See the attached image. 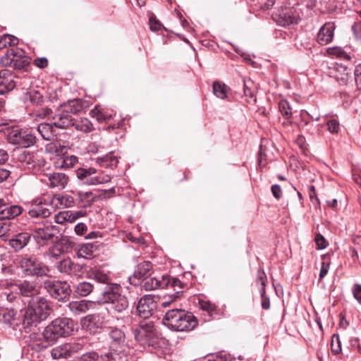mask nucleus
I'll use <instances>...</instances> for the list:
<instances>
[{"label":"nucleus","mask_w":361,"mask_h":361,"mask_svg":"<svg viewBox=\"0 0 361 361\" xmlns=\"http://www.w3.org/2000/svg\"><path fill=\"white\" fill-rule=\"evenodd\" d=\"M328 130L331 133H338L340 130L339 122L335 119L329 120L327 123Z\"/></svg>","instance_id":"53"},{"label":"nucleus","mask_w":361,"mask_h":361,"mask_svg":"<svg viewBox=\"0 0 361 361\" xmlns=\"http://www.w3.org/2000/svg\"><path fill=\"white\" fill-rule=\"evenodd\" d=\"M6 59L9 60V61H6L5 63L6 65H9L18 70H24L30 64V61L27 58L18 56L17 52L13 48L8 50Z\"/></svg>","instance_id":"20"},{"label":"nucleus","mask_w":361,"mask_h":361,"mask_svg":"<svg viewBox=\"0 0 361 361\" xmlns=\"http://www.w3.org/2000/svg\"><path fill=\"white\" fill-rule=\"evenodd\" d=\"M279 108L281 114L285 117L286 119H288L292 116V112L290 110V106L289 103L286 100H282L279 104Z\"/></svg>","instance_id":"46"},{"label":"nucleus","mask_w":361,"mask_h":361,"mask_svg":"<svg viewBox=\"0 0 361 361\" xmlns=\"http://www.w3.org/2000/svg\"><path fill=\"white\" fill-rule=\"evenodd\" d=\"M41 180L51 188L62 190L69 182V177L64 173L53 172L42 176Z\"/></svg>","instance_id":"13"},{"label":"nucleus","mask_w":361,"mask_h":361,"mask_svg":"<svg viewBox=\"0 0 361 361\" xmlns=\"http://www.w3.org/2000/svg\"><path fill=\"white\" fill-rule=\"evenodd\" d=\"M91 113L92 114L93 116H95L99 121H109L111 117L110 115H105L97 108L92 109Z\"/></svg>","instance_id":"55"},{"label":"nucleus","mask_w":361,"mask_h":361,"mask_svg":"<svg viewBox=\"0 0 361 361\" xmlns=\"http://www.w3.org/2000/svg\"><path fill=\"white\" fill-rule=\"evenodd\" d=\"M169 283L170 277L168 275H162L159 277L149 276L143 279L142 286L146 290H152L168 287Z\"/></svg>","instance_id":"17"},{"label":"nucleus","mask_w":361,"mask_h":361,"mask_svg":"<svg viewBox=\"0 0 361 361\" xmlns=\"http://www.w3.org/2000/svg\"><path fill=\"white\" fill-rule=\"evenodd\" d=\"M180 291L177 290V293L176 295H170L166 297H164V299L160 302V305L162 307H169L172 303H173L178 298V294Z\"/></svg>","instance_id":"51"},{"label":"nucleus","mask_w":361,"mask_h":361,"mask_svg":"<svg viewBox=\"0 0 361 361\" xmlns=\"http://www.w3.org/2000/svg\"><path fill=\"white\" fill-rule=\"evenodd\" d=\"M317 249L322 250L326 247L328 243L322 235L318 233L314 238Z\"/></svg>","instance_id":"56"},{"label":"nucleus","mask_w":361,"mask_h":361,"mask_svg":"<svg viewBox=\"0 0 361 361\" xmlns=\"http://www.w3.org/2000/svg\"><path fill=\"white\" fill-rule=\"evenodd\" d=\"M71 216L69 210H64L59 212L54 216V221L56 224H62L64 222H70L71 223Z\"/></svg>","instance_id":"48"},{"label":"nucleus","mask_w":361,"mask_h":361,"mask_svg":"<svg viewBox=\"0 0 361 361\" xmlns=\"http://www.w3.org/2000/svg\"><path fill=\"white\" fill-rule=\"evenodd\" d=\"M20 295L27 299L26 301L33 299V298H42L39 295V287L35 281L25 280L17 285Z\"/></svg>","instance_id":"16"},{"label":"nucleus","mask_w":361,"mask_h":361,"mask_svg":"<svg viewBox=\"0 0 361 361\" xmlns=\"http://www.w3.org/2000/svg\"><path fill=\"white\" fill-rule=\"evenodd\" d=\"M24 100L34 105H41L44 102V97L39 91L30 90L25 94Z\"/></svg>","instance_id":"36"},{"label":"nucleus","mask_w":361,"mask_h":361,"mask_svg":"<svg viewBox=\"0 0 361 361\" xmlns=\"http://www.w3.org/2000/svg\"><path fill=\"white\" fill-rule=\"evenodd\" d=\"M58 231V227L56 226L39 227L35 230L33 238L37 243L44 244L46 242L52 240Z\"/></svg>","instance_id":"19"},{"label":"nucleus","mask_w":361,"mask_h":361,"mask_svg":"<svg viewBox=\"0 0 361 361\" xmlns=\"http://www.w3.org/2000/svg\"><path fill=\"white\" fill-rule=\"evenodd\" d=\"M56 267L61 273L67 274L68 275H77L82 269L81 265L73 262L68 257L59 261L56 264Z\"/></svg>","instance_id":"23"},{"label":"nucleus","mask_w":361,"mask_h":361,"mask_svg":"<svg viewBox=\"0 0 361 361\" xmlns=\"http://www.w3.org/2000/svg\"><path fill=\"white\" fill-rule=\"evenodd\" d=\"M54 127L56 128L54 125V121L51 123H42L38 126L37 131L44 140H50L55 135Z\"/></svg>","instance_id":"33"},{"label":"nucleus","mask_w":361,"mask_h":361,"mask_svg":"<svg viewBox=\"0 0 361 361\" xmlns=\"http://www.w3.org/2000/svg\"><path fill=\"white\" fill-rule=\"evenodd\" d=\"M16 84V81L10 75L8 71L2 70L0 71V95L13 90Z\"/></svg>","instance_id":"25"},{"label":"nucleus","mask_w":361,"mask_h":361,"mask_svg":"<svg viewBox=\"0 0 361 361\" xmlns=\"http://www.w3.org/2000/svg\"><path fill=\"white\" fill-rule=\"evenodd\" d=\"M1 211L2 212L0 215V219L8 221L19 216L23 212V208L20 205L10 204L6 202L4 209Z\"/></svg>","instance_id":"29"},{"label":"nucleus","mask_w":361,"mask_h":361,"mask_svg":"<svg viewBox=\"0 0 361 361\" xmlns=\"http://www.w3.org/2000/svg\"><path fill=\"white\" fill-rule=\"evenodd\" d=\"M82 345L77 343H66L54 348L51 354L54 359H66L78 352Z\"/></svg>","instance_id":"14"},{"label":"nucleus","mask_w":361,"mask_h":361,"mask_svg":"<svg viewBox=\"0 0 361 361\" xmlns=\"http://www.w3.org/2000/svg\"><path fill=\"white\" fill-rule=\"evenodd\" d=\"M74 243L67 238H62L58 240L48 251L50 257H58L61 255L70 252Z\"/></svg>","instance_id":"18"},{"label":"nucleus","mask_w":361,"mask_h":361,"mask_svg":"<svg viewBox=\"0 0 361 361\" xmlns=\"http://www.w3.org/2000/svg\"><path fill=\"white\" fill-rule=\"evenodd\" d=\"M331 351L334 354H338L341 351V343L338 334H334L332 336Z\"/></svg>","instance_id":"50"},{"label":"nucleus","mask_w":361,"mask_h":361,"mask_svg":"<svg viewBox=\"0 0 361 361\" xmlns=\"http://www.w3.org/2000/svg\"><path fill=\"white\" fill-rule=\"evenodd\" d=\"M93 302L90 300H81L71 301L68 303V307L72 314L79 315L84 314L92 308Z\"/></svg>","instance_id":"27"},{"label":"nucleus","mask_w":361,"mask_h":361,"mask_svg":"<svg viewBox=\"0 0 361 361\" xmlns=\"http://www.w3.org/2000/svg\"><path fill=\"white\" fill-rule=\"evenodd\" d=\"M18 39L15 36L6 34L0 38V49L6 47L7 46H14L18 44Z\"/></svg>","instance_id":"42"},{"label":"nucleus","mask_w":361,"mask_h":361,"mask_svg":"<svg viewBox=\"0 0 361 361\" xmlns=\"http://www.w3.org/2000/svg\"><path fill=\"white\" fill-rule=\"evenodd\" d=\"M281 18L285 20L284 25L297 24L300 19L298 13L293 11L291 8L286 9L283 12Z\"/></svg>","instance_id":"38"},{"label":"nucleus","mask_w":361,"mask_h":361,"mask_svg":"<svg viewBox=\"0 0 361 361\" xmlns=\"http://www.w3.org/2000/svg\"><path fill=\"white\" fill-rule=\"evenodd\" d=\"M16 312L13 309H1L0 310V322L6 325H11L12 322L16 319Z\"/></svg>","instance_id":"37"},{"label":"nucleus","mask_w":361,"mask_h":361,"mask_svg":"<svg viewBox=\"0 0 361 361\" xmlns=\"http://www.w3.org/2000/svg\"><path fill=\"white\" fill-rule=\"evenodd\" d=\"M229 360V356H228L226 354H219L216 355H212L209 361H228Z\"/></svg>","instance_id":"64"},{"label":"nucleus","mask_w":361,"mask_h":361,"mask_svg":"<svg viewBox=\"0 0 361 361\" xmlns=\"http://www.w3.org/2000/svg\"><path fill=\"white\" fill-rule=\"evenodd\" d=\"M128 348H114L111 346L110 351L100 356V361H128Z\"/></svg>","instance_id":"22"},{"label":"nucleus","mask_w":361,"mask_h":361,"mask_svg":"<svg viewBox=\"0 0 361 361\" xmlns=\"http://www.w3.org/2000/svg\"><path fill=\"white\" fill-rule=\"evenodd\" d=\"M335 25L334 23L329 22L324 24L319 29L317 41L321 45H325L330 43L334 35Z\"/></svg>","instance_id":"21"},{"label":"nucleus","mask_w":361,"mask_h":361,"mask_svg":"<svg viewBox=\"0 0 361 361\" xmlns=\"http://www.w3.org/2000/svg\"><path fill=\"white\" fill-rule=\"evenodd\" d=\"M88 107L87 102L82 99H73L61 105L52 116L54 125L56 128H70L73 124V115L78 114Z\"/></svg>","instance_id":"3"},{"label":"nucleus","mask_w":361,"mask_h":361,"mask_svg":"<svg viewBox=\"0 0 361 361\" xmlns=\"http://www.w3.org/2000/svg\"><path fill=\"white\" fill-rule=\"evenodd\" d=\"M94 246L91 243L82 245L78 250V256L82 258H89L94 252Z\"/></svg>","instance_id":"40"},{"label":"nucleus","mask_w":361,"mask_h":361,"mask_svg":"<svg viewBox=\"0 0 361 361\" xmlns=\"http://www.w3.org/2000/svg\"><path fill=\"white\" fill-rule=\"evenodd\" d=\"M327 74L341 85H347L351 78L350 70H348L345 66L338 63L329 67Z\"/></svg>","instance_id":"15"},{"label":"nucleus","mask_w":361,"mask_h":361,"mask_svg":"<svg viewBox=\"0 0 361 361\" xmlns=\"http://www.w3.org/2000/svg\"><path fill=\"white\" fill-rule=\"evenodd\" d=\"M100 296L97 300L99 304H111V308L118 312H122L128 307V298L120 293L118 284H111L99 288Z\"/></svg>","instance_id":"5"},{"label":"nucleus","mask_w":361,"mask_h":361,"mask_svg":"<svg viewBox=\"0 0 361 361\" xmlns=\"http://www.w3.org/2000/svg\"><path fill=\"white\" fill-rule=\"evenodd\" d=\"M73 126L77 130L82 131L83 133H90L93 129V126L91 121L86 118H81L75 120L73 118V124L71 127Z\"/></svg>","instance_id":"34"},{"label":"nucleus","mask_w":361,"mask_h":361,"mask_svg":"<svg viewBox=\"0 0 361 361\" xmlns=\"http://www.w3.org/2000/svg\"><path fill=\"white\" fill-rule=\"evenodd\" d=\"M31 239V234L27 232H22L16 234L9 240V245L15 250L19 252L25 247Z\"/></svg>","instance_id":"26"},{"label":"nucleus","mask_w":361,"mask_h":361,"mask_svg":"<svg viewBox=\"0 0 361 361\" xmlns=\"http://www.w3.org/2000/svg\"><path fill=\"white\" fill-rule=\"evenodd\" d=\"M109 329V336L112 341V346H118L120 348L127 347L126 343V335L124 332L118 328H112L111 326V328Z\"/></svg>","instance_id":"28"},{"label":"nucleus","mask_w":361,"mask_h":361,"mask_svg":"<svg viewBox=\"0 0 361 361\" xmlns=\"http://www.w3.org/2000/svg\"><path fill=\"white\" fill-rule=\"evenodd\" d=\"M7 139L13 145H18L22 147H29L36 142V136L29 129L18 127L9 130Z\"/></svg>","instance_id":"8"},{"label":"nucleus","mask_w":361,"mask_h":361,"mask_svg":"<svg viewBox=\"0 0 361 361\" xmlns=\"http://www.w3.org/2000/svg\"><path fill=\"white\" fill-rule=\"evenodd\" d=\"M354 75L357 87L361 89V64L356 66Z\"/></svg>","instance_id":"60"},{"label":"nucleus","mask_w":361,"mask_h":361,"mask_svg":"<svg viewBox=\"0 0 361 361\" xmlns=\"http://www.w3.org/2000/svg\"><path fill=\"white\" fill-rule=\"evenodd\" d=\"M74 322L69 318H57L52 321L40 334H32L30 338L42 348L53 344L59 337H66L74 331Z\"/></svg>","instance_id":"1"},{"label":"nucleus","mask_w":361,"mask_h":361,"mask_svg":"<svg viewBox=\"0 0 361 361\" xmlns=\"http://www.w3.org/2000/svg\"><path fill=\"white\" fill-rule=\"evenodd\" d=\"M152 264L150 262L145 261L137 264L134 274L132 276L129 277V282L132 285H137L135 280H139L141 279H145V277H148L149 275V272L152 269Z\"/></svg>","instance_id":"24"},{"label":"nucleus","mask_w":361,"mask_h":361,"mask_svg":"<svg viewBox=\"0 0 361 361\" xmlns=\"http://www.w3.org/2000/svg\"><path fill=\"white\" fill-rule=\"evenodd\" d=\"M18 266L27 276H44L49 269L32 255H22L18 257Z\"/></svg>","instance_id":"6"},{"label":"nucleus","mask_w":361,"mask_h":361,"mask_svg":"<svg viewBox=\"0 0 361 361\" xmlns=\"http://www.w3.org/2000/svg\"><path fill=\"white\" fill-rule=\"evenodd\" d=\"M114 319L113 317H106L102 313L88 314L80 319V324L83 329L92 331L97 329L111 328V321Z\"/></svg>","instance_id":"9"},{"label":"nucleus","mask_w":361,"mask_h":361,"mask_svg":"<svg viewBox=\"0 0 361 361\" xmlns=\"http://www.w3.org/2000/svg\"><path fill=\"white\" fill-rule=\"evenodd\" d=\"M354 298L358 301L361 302V285L355 284L352 288Z\"/></svg>","instance_id":"61"},{"label":"nucleus","mask_w":361,"mask_h":361,"mask_svg":"<svg viewBox=\"0 0 361 361\" xmlns=\"http://www.w3.org/2000/svg\"><path fill=\"white\" fill-rule=\"evenodd\" d=\"M80 361H100V357L95 352H90L81 356Z\"/></svg>","instance_id":"54"},{"label":"nucleus","mask_w":361,"mask_h":361,"mask_svg":"<svg viewBox=\"0 0 361 361\" xmlns=\"http://www.w3.org/2000/svg\"><path fill=\"white\" fill-rule=\"evenodd\" d=\"M34 64L40 68H44L48 66V60L45 57L37 58L34 60Z\"/></svg>","instance_id":"63"},{"label":"nucleus","mask_w":361,"mask_h":361,"mask_svg":"<svg viewBox=\"0 0 361 361\" xmlns=\"http://www.w3.org/2000/svg\"><path fill=\"white\" fill-rule=\"evenodd\" d=\"M267 282V276L263 270L259 269L257 276V283L260 284L259 292L262 297L265 294V286Z\"/></svg>","instance_id":"45"},{"label":"nucleus","mask_w":361,"mask_h":361,"mask_svg":"<svg viewBox=\"0 0 361 361\" xmlns=\"http://www.w3.org/2000/svg\"><path fill=\"white\" fill-rule=\"evenodd\" d=\"M69 213L71 216V223L75 221L79 218L83 217L85 215V212L81 210L75 212L69 210Z\"/></svg>","instance_id":"58"},{"label":"nucleus","mask_w":361,"mask_h":361,"mask_svg":"<svg viewBox=\"0 0 361 361\" xmlns=\"http://www.w3.org/2000/svg\"><path fill=\"white\" fill-rule=\"evenodd\" d=\"M47 148L49 152L55 153L57 155L65 153L66 150V147L58 141L51 142L47 145Z\"/></svg>","instance_id":"44"},{"label":"nucleus","mask_w":361,"mask_h":361,"mask_svg":"<svg viewBox=\"0 0 361 361\" xmlns=\"http://www.w3.org/2000/svg\"><path fill=\"white\" fill-rule=\"evenodd\" d=\"M92 275L96 281L100 284L106 285L105 286H109L111 284H116L115 283L111 282V278L108 274L102 271H94L92 272Z\"/></svg>","instance_id":"39"},{"label":"nucleus","mask_w":361,"mask_h":361,"mask_svg":"<svg viewBox=\"0 0 361 361\" xmlns=\"http://www.w3.org/2000/svg\"><path fill=\"white\" fill-rule=\"evenodd\" d=\"M23 301L27 305L20 310V314L25 326H36L42 321L47 319L50 314L51 306L44 297L33 298L32 300Z\"/></svg>","instance_id":"2"},{"label":"nucleus","mask_w":361,"mask_h":361,"mask_svg":"<svg viewBox=\"0 0 361 361\" xmlns=\"http://www.w3.org/2000/svg\"><path fill=\"white\" fill-rule=\"evenodd\" d=\"M213 92L218 98L221 99H224L227 97V87L219 82H214Z\"/></svg>","instance_id":"41"},{"label":"nucleus","mask_w":361,"mask_h":361,"mask_svg":"<svg viewBox=\"0 0 361 361\" xmlns=\"http://www.w3.org/2000/svg\"><path fill=\"white\" fill-rule=\"evenodd\" d=\"M134 338L142 346L154 345L156 339V333L154 325L147 323L140 325L133 330Z\"/></svg>","instance_id":"11"},{"label":"nucleus","mask_w":361,"mask_h":361,"mask_svg":"<svg viewBox=\"0 0 361 361\" xmlns=\"http://www.w3.org/2000/svg\"><path fill=\"white\" fill-rule=\"evenodd\" d=\"M327 53L329 55L336 56L338 58L343 59L349 61L350 56L339 47H329L327 49Z\"/></svg>","instance_id":"43"},{"label":"nucleus","mask_w":361,"mask_h":361,"mask_svg":"<svg viewBox=\"0 0 361 361\" xmlns=\"http://www.w3.org/2000/svg\"><path fill=\"white\" fill-rule=\"evenodd\" d=\"M52 113L51 109L49 108H43L35 111L32 114V116L35 120L44 119L47 116H49Z\"/></svg>","instance_id":"49"},{"label":"nucleus","mask_w":361,"mask_h":361,"mask_svg":"<svg viewBox=\"0 0 361 361\" xmlns=\"http://www.w3.org/2000/svg\"><path fill=\"white\" fill-rule=\"evenodd\" d=\"M44 288L53 298L59 301H66L71 293L70 286L66 281H47Z\"/></svg>","instance_id":"10"},{"label":"nucleus","mask_w":361,"mask_h":361,"mask_svg":"<svg viewBox=\"0 0 361 361\" xmlns=\"http://www.w3.org/2000/svg\"><path fill=\"white\" fill-rule=\"evenodd\" d=\"M149 27L152 31L159 30L161 27V24L155 18L151 17L149 18Z\"/></svg>","instance_id":"59"},{"label":"nucleus","mask_w":361,"mask_h":361,"mask_svg":"<svg viewBox=\"0 0 361 361\" xmlns=\"http://www.w3.org/2000/svg\"><path fill=\"white\" fill-rule=\"evenodd\" d=\"M118 161V159L113 154V152L96 159V163L102 167L106 169H114L117 166Z\"/></svg>","instance_id":"32"},{"label":"nucleus","mask_w":361,"mask_h":361,"mask_svg":"<svg viewBox=\"0 0 361 361\" xmlns=\"http://www.w3.org/2000/svg\"><path fill=\"white\" fill-rule=\"evenodd\" d=\"M157 298L152 295L142 297L137 305L138 315L143 319H147L153 314L157 308Z\"/></svg>","instance_id":"12"},{"label":"nucleus","mask_w":361,"mask_h":361,"mask_svg":"<svg viewBox=\"0 0 361 361\" xmlns=\"http://www.w3.org/2000/svg\"><path fill=\"white\" fill-rule=\"evenodd\" d=\"M77 161V157L74 155L66 156L63 158L61 164L59 165V167L69 169L74 166Z\"/></svg>","instance_id":"47"},{"label":"nucleus","mask_w":361,"mask_h":361,"mask_svg":"<svg viewBox=\"0 0 361 361\" xmlns=\"http://www.w3.org/2000/svg\"><path fill=\"white\" fill-rule=\"evenodd\" d=\"M51 211L47 204L39 202L32 204L28 214L32 218H46L51 214Z\"/></svg>","instance_id":"30"},{"label":"nucleus","mask_w":361,"mask_h":361,"mask_svg":"<svg viewBox=\"0 0 361 361\" xmlns=\"http://www.w3.org/2000/svg\"><path fill=\"white\" fill-rule=\"evenodd\" d=\"M74 230L77 235H82L86 233L87 227L85 224L79 223L75 225Z\"/></svg>","instance_id":"62"},{"label":"nucleus","mask_w":361,"mask_h":361,"mask_svg":"<svg viewBox=\"0 0 361 361\" xmlns=\"http://www.w3.org/2000/svg\"><path fill=\"white\" fill-rule=\"evenodd\" d=\"M200 307L202 310L207 311L209 313H211L215 310V305L209 301H200Z\"/></svg>","instance_id":"57"},{"label":"nucleus","mask_w":361,"mask_h":361,"mask_svg":"<svg viewBox=\"0 0 361 361\" xmlns=\"http://www.w3.org/2000/svg\"><path fill=\"white\" fill-rule=\"evenodd\" d=\"M74 292L80 297H86L94 290V286L90 282L82 281L73 286Z\"/></svg>","instance_id":"35"},{"label":"nucleus","mask_w":361,"mask_h":361,"mask_svg":"<svg viewBox=\"0 0 361 361\" xmlns=\"http://www.w3.org/2000/svg\"><path fill=\"white\" fill-rule=\"evenodd\" d=\"M163 323L174 331H185L192 330L197 325V320L192 313L176 308L166 312Z\"/></svg>","instance_id":"4"},{"label":"nucleus","mask_w":361,"mask_h":361,"mask_svg":"<svg viewBox=\"0 0 361 361\" xmlns=\"http://www.w3.org/2000/svg\"><path fill=\"white\" fill-rule=\"evenodd\" d=\"M97 170L94 168H79L76 171L77 178L83 183L88 185H97L109 183L111 180L109 174L97 175Z\"/></svg>","instance_id":"7"},{"label":"nucleus","mask_w":361,"mask_h":361,"mask_svg":"<svg viewBox=\"0 0 361 361\" xmlns=\"http://www.w3.org/2000/svg\"><path fill=\"white\" fill-rule=\"evenodd\" d=\"M51 202L53 207L58 209L71 207L74 204V198L68 195H56Z\"/></svg>","instance_id":"31"},{"label":"nucleus","mask_w":361,"mask_h":361,"mask_svg":"<svg viewBox=\"0 0 361 361\" xmlns=\"http://www.w3.org/2000/svg\"><path fill=\"white\" fill-rule=\"evenodd\" d=\"M12 225L8 221H0V238L6 235L11 231Z\"/></svg>","instance_id":"52"}]
</instances>
